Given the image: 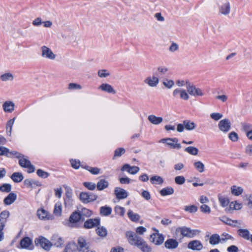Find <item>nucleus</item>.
Masks as SVG:
<instances>
[{
    "instance_id": "1",
    "label": "nucleus",
    "mask_w": 252,
    "mask_h": 252,
    "mask_svg": "<svg viewBox=\"0 0 252 252\" xmlns=\"http://www.w3.org/2000/svg\"><path fill=\"white\" fill-rule=\"evenodd\" d=\"M126 236L131 245L136 246L142 252H152L151 247L137 234L131 231H128L126 232Z\"/></svg>"
},
{
    "instance_id": "2",
    "label": "nucleus",
    "mask_w": 252,
    "mask_h": 252,
    "mask_svg": "<svg viewBox=\"0 0 252 252\" xmlns=\"http://www.w3.org/2000/svg\"><path fill=\"white\" fill-rule=\"evenodd\" d=\"M200 231L197 229H191L190 228L183 226L179 227L175 230V235L177 237L182 236V237L193 238L199 234Z\"/></svg>"
},
{
    "instance_id": "3",
    "label": "nucleus",
    "mask_w": 252,
    "mask_h": 252,
    "mask_svg": "<svg viewBox=\"0 0 252 252\" xmlns=\"http://www.w3.org/2000/svg\"><path fill=\"white\" fill-rule=\"evenodd\" d=\"M178 142L177 138H162L159 141V143L165 144L170 148L178 150L182 148L181 145Z\"/></svg>"
},
{
    "instance_id": "4",
    "label": "nucleus",
    "mask_w": 252,
    "mask_h": 252,
    "mask_svg": "<svg viewBox=\"0 0 252 252\" xmlns=\"http://www.w3.org/2000/svg\"><path fill=\"white\" fill-rule=\"evenodd\" d=\"M186 88L189 94L194 97L201 96L204 95L203 93L200 89L196 88L189 81L186 82Z\"/></svg>"
},
{
    "instance_id": "5",
    "label": "nucleus",
    "mask_w": 252,
    "mask_h": 252,
    "mask_svg": "<svg viewBox=\"0 0 252 252\" xmlns=\"http://www.w3.org/2000/svg\"><path fill=\"white\" fill-rule=\"evenodd\" d=\"M34 242L36 245L39 246L46 251L50 250L53 245L50 241L43 236H40L38 238H36Z\"/></svg>"
},
{
    "instance_id": "6",
    "label": "nucleus",
    "mask_w": 252,
    "mask_h": 252,
    "mask_svg": "<svg viewBox=\"0 0 252 252\" xmlns=\"http://www.w3.org/2000/svg\"><path fill=\"white\" fill-rule=\"evenodd\" d=\"M97 198V196L92 192H82L80 194V199L84 203L93 202Z\"/></svg>"
},
{
    "instance_id": "7",
    "label": "nucleus",
    "mask_w": 252,
    "mask_h": 252,
    "mask_svg": "<svg viewBox=\"0 0 252 252\" xmlns=\"http://www.w3.org/2000/svg\"><path fill=\"white\" fill-rule=\"evenodd\" d=\"M41 57L43 58L54 60L56 55L53 52L52 50L46 46H42L41 47Z\"/></svg>"
},
{
    "instance_id": "8",
    "label": "nucleus",
    "mask_w": 252,
    "mask_h": 252,
    "mask_svg": "<svg viewBox=\"0 0 252 252\" xmlns=\"http://www.w3.org/2000/svg\"><path fill=\"white\" fill-rule=\"evenodd\" d=\"M164 236L159 233H154L150 235L151 241L156 245H161L164 240Z\"/></svg>"
},
{
    "instance_id": "9",
    "label": "nucleus",
    "mask_w": 252,
    "mask_h": 252,
    "mask_svg": "<svg viewBox=\"0 0 252 252\" xmlns=\"http://www.w3.org/2000/svg\"><path fill=\"white\" fill-rule=\"evenodd\" d=\"M155 73L152 77L149 76L144 80V83L151 87H157L159 83V77Z\"/></svg>"
},
{
    "instance_id": "10",
    "label": "nucleus",
    "mask_w": 252,
    "mask_h": 252,
    "mask_svg": "<svg viewBox=\"0 0 252 252\" xmlns=\"http://www.w3.org/2000/svg\"><path fill=\"white\" fill-rule=\"evenodd\" d=\"M77 250L80 252H87V250L90 248V245L86 240L82 237L78 239Z\"/></svg>"
},
{
    "instance_id": "11",
    "label": "nucleus",
    "mask_w": 252,
    "mask_h": 252,
    "mask_svg": "<svg viewBox=\"0 0 252 252\" xmlns=\"http://www.w3.org/2000/svg\"><path fill=\"white\" fill-rule=\"evenodd\" d=\"M242 206L241 203H239L237 201H232L229 203L228 207L225 208V211L227 213H232L234 210H240Z\"/></svg>"
},
{
    "instance_id": "12",
    "label": "nucleus",
    "mask_w": 252,
    "mask_h": 252,
    "mask_svg": "<svg viewBox=\"0 0 252 252\" xmlns=\"http://www.w3.org/2000/svg\"><path fill=\"white\" fill-rule=\"evenodd\" d=\"M206 241L209 240V243L212 245H215L219 243L220 238L219 234H214L210 236V233L207 232L205 236Z\"/></svg>"
},
{
    "instance_id": "13",
    "label": "nucleus",
    "mask_w": 252,
    "mask_h": 252,
    "mask_svg": "<svg viewBox=\"0 0 252 252\" xmlns=\"http://www.w3.org/2000/svg\"><path fill=\"white\" fill-rule=\"evenodd\" d=\"M20 245L22 249L30 250H32L33 249L32 240L28 237L23 238L21 240Z\"/></svg>"
},
{
    "instance_id": "14",
    "label": "nucleus",
    "mask_w": 252,
    "mask_h": 252,
    "mask_svg": "<svg viewBox=\"0 0 252 252\" xmlns=\"http://www.w3.org/2000/svg\"><path fill=\"white\" fill-rule=\"evenodd\" d=\"M114 194L119 200L124 199L128 196V192L125 189L116 187L114 189Z\"/></svg>"
},
{
    "instance_id": "15",
    "label": "nucleus",
    "mask_w": 252,
    "mask_h": 252,
    "mask_svg": "<svg viewBox=\"0 0 252 252\" xmlns=\"http://www.w3.org/2000/svg\"><path fill=\"white\" fill-rule=\"evenodd\" d=\"M100 223V219L98 218L90 219L87 220L84 224L85 228L90 229L98 226Z\"/></svg>"
},
{
    "instance_id": "16",
    "label": "nucleus",
    "mask_w": 252,
    "mask_h": 252,
    "mask_svg": "<svg viewBox=\"0 0 252 252\" xmlns=\"http://www.w3.org/2000/svg\"><path fill=\"white\" fill-rule=\"evenodd\" d=\"M10 155L15 156V157L17 158H20L21 157L20 153L15 151L10 152L8 148L2 146H0V156H6L7 157H10Z\"/></svg>"
},
{
    "instance_id": "17",
    "label": "nucleus",
    "mask_w": 252,
    "mask_h": 252,
    "mask_svg": "<svg viewBox=\"0 0 252 252\" xmlns=\"http://www.w3.org/2000/svg\"><path fill=\"white\" fill-rule=\"evenodd\" d=\"M140 168L138 166H131L128 164H126L123 165L121 168L122 171H126L129 174L134 175L139 172Z\"/></svg>"
},
{
    "instance_id": "18",
    "label": "nucleus",
    "mask_w": 252,
    "mask_h": 252,
    "mask_svg": "<svg viewBox=\"0 0 252 252\" xmlns=\"http://www.w3.org/2000/svg\"><path fill=\"white\" fill-rule=\"evenodd\" d=\"M188 247L194 251H200L202 249L203 246L199 241L193 240L189 243Z\"/></svg>"
},
{
    "instance_id": "19",
    "label": "nucleus",
    "mask_w": 252,
    "mask_h": 252,
    "mask_svg": "<svg viewBox=\"0 0 252 252\" xmlns=\"http://www.w3.org/2000/svg\"><path fill=\"white\" fill-rule=\"evenodd\" d=\"M82 218L80 214L78 212H73L70 216L69 221L68 222V225L72 227V223H76L78 222Z\"/></svg>"
},
{
    "instance_id": "20",
    "label": "nucleus",
    "mask_w": 252,
    "mask_h": 252,
    "mask_svg": "<svg viewBox=\"0 0 252 252\" xmlns=\"http://www.w3.org/2000/svg\"><path fill=\"white\" fill-rule=\"evenodd\" d=\"M17 199V194L14 192H10L3 199V203L5 205H10L15 202Z\"/></svg>"
},
{
    "instance_id": "21",
    "label": "nucleus",
    "mask_w": 252,
    "mask_h": 252,
    "mask_svg": "<svg viewBox=\"0 0 252 252\" xmlns=\"http://www.w3.org/2000/svg\"><path fill=\"white\" fill-rule=\"evenodd\" d=\"M178 242L174 239H168L164 243V246L168 249H174L178 247Z\"/></svg>"
},
{
    "instance_id": "22",
    "label": "nucleus",
    "mask_w": 252,
    "mask_h": 252,
    "mask_svg": "<svg viewBox=\"0 0 252 252\" xmlns=\"http://www.w3.org/2000/svg\"><path fill=\"white\" fill-rule=\"evenodd\" d=\"M51 241L52 244L57 247H62L64 242L63 238L57 234L53 235Z\"/></svg>"
},
{
    "instance_id": "23",
    "label": "nucleus",
    "mask_w": 252,
    "mask_h": 252,
    "mask_svg": "<svg viewBox=\"0 0 252 252\" xmlns=\"http://www.w3.org/2000/svg\"><path fill=\"white\" fill-rule=\"evenodd\" d=\"M14 103L11 101L4 102L2 104V107L4 112L7 113H11L14 110Z\"/></svg>"
},
{
    "instance_id": "24",
    "label": "nucleus",
    "mask_w": 252,
    "mask_h": 252,
    "mask_svg": "<svg viewBox=\"0 0 252 252\" xmlns=\"http://www.w3.org/2000/svg\"><path fill=\"white\" fill-rule=\"evenodd\" d=\"M98 89L108 93L115 94L116 91L113 89L112 86L107 83H103L99 87Z\"/></svg>"
},
{
    "instance_id": "25",
    "label": "nucleus",
    "mask_w": 252,
    "mask_h": 252,
    "mask_svg": "<svg viewBox=\"0 0 252 252\" xmlns=\"http://www.w3.org/2000/svg\"><path fill=\"white\" fill-rule=\"evenodd\" d=\"M231 128V123L228 119L221 120V131L224 132L229 131Z\"/></svg>"
},
{
    "instance_id": "26",
    "label": "nucleus",
    "mask_w": 252,
    "mask_h": 252,
    "mask_svg": "<svg viewBox=\"0 0 252 252\" xmlns=\"http://www.w3.org/2000/svg\"><path fill=\"white\" fill-rule=\"evenodd\" d=\"M148 121L152 124L158 125L163 122V118L154 115H150L148 117Z\"/></svg>"
},
{
    "instance_id": "27",
    "label": "nucleus",
    "mask_w": 252,
    "mask_h": 252,
    "mask_svg": "<svg viewBox=\"0 0 252 252\" xmlns=\"http://www.w3.org/2000/svg\"><path fill=\"white\" fill-rule=\"evenodd\" d=\"M99 210L100 215L104 217L109 216L112 212V208L107 205L101 207Z\"/></svg>"
},
{
    "instance_id": "28",
    "label": "nucleus",
    "mask_w": 252,
    "mask_h": 252,
    "mask_svg": "<svg viewBox=\"0 0 252 252\" xmlns=\"http://www.w3.org/2000/svg\"><path fill=\"white\" fill-rule=\"evenodd\" d=\"M37 215L40 220H49L50 219L48 212L43 208L38 209Z\"/></svg>"
},
{
    "instance_id": "29",
    "label": "nucleus",
    "mask_w": 252,
    "mask_h": 252,
    "mask_svg": "<svg viewBox=\"0 0 252 252\" xmlns=\"http://www.w3.org/2000/svg\"><path fill=\"white\" fill-rule=\"evenodd\" d=\"M109 183L105 179H100L97 183L96 188L98 190H102L108 188Z\"/></svg>"
},
{
    "instance_id": "30",
    "label": "nucleus",
    "mask_w": 252,
    "mask_h": 252,
    "mask_svg": "<svg viewBox=\"0 0 252 252\" xmlns=\"http://www.w3.org/2000/svg\"><path fill=\"white\" fill-rule=\"evenodd\" d=\"M168 71V68L167 67L165 66H159L157 68V70L153 72L157 74L156 75L159 77L164 75Z\"/></svg>"
},
{
    "instance_id": "31",
    "label": "nucleus",
    "mask_w": 252,
    "mask_h": 252,
    "mask_svg": "<svg viewBox=\"0 0 252 252\" xmlns=\"http://www.w3.org/2000/svg\"><path fill=\"white\" fill-rule=\"evenodd\" d=\"M11 179L15 183H20L24 179V176L21 172H14L11 177Z\"/></svg>"
},
{
    "instance_id": "32",
    "label": "nucleus",
    "mask_w": 252,
    "mask_h": 252,
    "mask_svg": "<svg viewBox=\"0 0 252 252\" xmlns=\"http://www.w3.org/2000/svg\"><path fill=\"white\" fill-rule=\"evenodd\" d=\"M238 234L244 239L249 240L251 238L249 231L246 229H239L238 230Z\"/></svg>"
},
{
    "instance_id": "33",
    "label": "nucleus",
    "mask_w": 252,
    "mask_h": 252,
    "mask_svg": "<svg viewBox=\"0 0 252 252\" xmlns=\"http://www.w3.org/2000/svg\"><path fill=\"white\" fill-rule=\"evenodd\" d=\"M77 246L74 242L69 243L65 247L63 252H75Z\"/></svg>"
},
{
    "instance_id": "34",
    "label": "nucleus",
    "mask_w": 252,
    "mask_h": 252,
    "mask_svg": "<svg viewBox=\"0 0 252 252\" xmlns=\"http://www.w3.org/2000/svg\"><path fill=\"white\" fill-rule=\"evenodd\" d=\"M127 216L129 219L133 222L138 221L140 218V216L139 214L133 213L131 210H128Z\"/></svg>"
},
{
    "instance_id": "35",
    "label": "nucleus",
    "mask_w": 252,
    "mask_h": 252,
    "mask_svg": "<svg viewBox=\"0 0 252 252\" xmlns=\"http://www.w3.org/2000/svg\"><path fill=\"white\" fill-rule=\"evenodd\" d=\"M174 192V190L173 188L171 187H167L163 188L160 191V194L161 196H166L173 194Z\"/></svg>"
},
{
    "instance_id": "36",
    "label": "nucleus",
    "mask_w": 252,
    "mask_h": 252,
    "mask_svg": "<svg viewBox=\"0 0 252 252\" xmlns=\"http://www.w3.org/2000/svg\"><path fill=\"white\" fill-rule=\"evenodd\" d=\"M62 213V203L60 202H58L55 204L54 214L56 216H60Z\"/></svg>"
},
{
    "instance_id": "37",
    "label": "nucleus",
    "mask_w": 252,
    "mask_h": 252,
    "mask_svg": "<svg viewBox=\"0 0 252 252\" xmlns=\"http://www.w3.org/2000/svg\"><path fill=\"white\" fill-rule=\"evenodd\" d=\"M231 191L233 195L239 196L243 193V189L241 187H237L234 185L231 187Z\"/></svg>"
},
{
    "instance_id": "38",
    "label": "nucleus",
    "mask_w": 252,
    "mask_h": 252,
    "mask_svg": "<svg viewBox=\"0 0 252 252\" xmlns=\"http://www.w3.org/2000/svg\"><path fill=\"white\" fill-rule=\"evenodd\" d=\"M150 182L152 184L161 185L163 183L164 181L161 177L155 175L150 178Z\"/></svg>"
},
{
    "instance_id": "39",
    "label": "nucleus",
    "mask_w": 252,
    "mask_h": 252,
    "mask_svg": "<svg viewBox=\"0 0 252 252\" xmlns=\"http://www.w3.org/2000/svg\"><path fill=\"white\" fill-rule=\"evenodd\" d=\"M20 158L19 160V163L20 165L22 167L26 168L27 166L29 165L31 163L30 161L26 158H24V156L20 154Z\"/></svg>"
},
{
    "instance_id": "40",
    "label": "nucleus",
    "mask_w": 252,
    "mask_h": 252,
    "mask_svg": "<svg viewBox=\"0 0 252 252\" xmlns=\"http://www.w3.org/2000/svg\"><path fill=\"white\" fill-rule=\"evenodd\" d=\"M184 151L193 156H196L198 153V149L193 146H189L186 148Z\"/></svg>"
},
{
    "instance_id": "41",
    "label": "nucleus",
    "mask_w": 252,
    "mask_h": 252,
    "mask_svg": "<svg viewBox=\"0 0 252 252\" xmlns=\"http://www.w3.org/2000/svg\"><path fill=\"white\" fill-rule=\"evenodd\" d=\"M185 128L188 130H192L195 127V124L193 122H191L189 120H185L183 122Z\"/></svg>"
},
{
    "instance_id": "42",
    "label": "nucleus",
    "mask_w": 252,
    "mask_h": 252,
    "mask_svg": "<svg viewBox=\"0 0 252 252\" xmlns=\"http://www.w3.org/2000/svg\"><path fill=\"white\" fill-rule=\"evenodd\" d=\"M10 216V212L7 210H4L0 213V220L4 222L6 224L7 220Z\"/></svg>"
},
{
    "instance_id": "43",
    "label": "nucleus",
    "mask_w": 252,
    "mask_h": 252,
    "mask_svg": "<svg viewBox=\"0 0 252 252\" xmlns=\"http://www.w3.org/2000/svg\"><path fill=\"white\" fill-rule=\"evenodd\" d=\"M162 82L164 86L168 89H171L175 85V83L173 80L168 79L167 78L163 79Z\"/></svg>"
},
{
    "instance_id": "44",
    "label": "nucleus",
    "mask_w": 252,
    "mask_h": 252,
    "mask_svg": "<svg viewBox=\"0 0 252 252\" xmlns=\"http://www.w3.org/2000/svg\"><path fill=\"white\" fill-rule=\"evenodd\" d=\"M195 168L200 173H202L204 171L205 166L204 164L200 161H196L193 163Z\"/></svg>"
},
{
    "instance_id": "45",
    "label": "nucleus",
    "mask_w": 252,
    "mask_h": 252,
    "mask_svg": "<svg viewBox=\"0 0 252 252\" xmlns=\"http://www.w3.org/2000/svg\"><path fill=\"white\" fill-rule=\"evenodd\" d=\"M97 234L100 237H104L107 234V231L105 227L98 226L96 229Z\"/></svg>"
},
{
    "instance_id": "46",
    "label": "nucleus",
    "mask_w": 252,
    "mask_h": 252,
    "mask_svg": "<svg viewBox=\"0 0 252 252\" xmlns=\"http://www.w3.org/2000/svg\"><path fill=\"white\" fill-rule=\"evenodd\" d=\"M13 78V75L11 73H6L0 76V79L2 81H12Z\"/></svg>"
},
{
    "instance_id": "47",
    "label": "nucleus",
    "mask_w": 252,
    "mask_h": 252,
    "mask_svg": "<svg viewBox=\"0 0 252 252\" xmlns=\"http://www.w3.org/2000/svg\"><path fill=\"white\" fill-rule=\"evenodd\" d=\"M79 213L81 217H90L92 215V211L90 210L87 209L86 208H83L80 211Z\"/></svg>"
},
{
    "instance_id": "48",
    "label": "nucleus",
    "mask_w": 252,
    "mask_h": 252,
    "mask_svg": "<svg viewBox=\"0 0 252 252\" xmlns=\"http://www.w3.org/2000/svg\"><path fill=\"white\" fill-rule=\"evenodd\" d=\"M234 238L230 235L224 233L221 234V243L227 242L228 241H234Z\"/></svg>"
},
{
    "instance_id": "49",
    "label": "nucleus",
    "mask_w": 252,
    "mask_h": 252,
    "mask_svg": "<svg viewBox=\"0 0 252 252\" xmlns=\"http://www.w3.org/2000/svg\"><path fill=\"white\" fill-rule=\"evenodd\" d=\"M12 189V186L10 184L5 183L0 186V191L4 192H10Z\"/></svg>"
},
{
    "instance_id": "50",
    "label": "nucleus",
    "mask_w": 252,
    "mask_h": 252,
    "mask_svg": "<svg viewBox=\"0 0 252 252\" xmlns=\"http://www.w3.org/2000/svg\"><path fill=\"white\" fill-rule=\"evenodd\" d=\"M221 222L229 225H233V223H237V220H232L225 216H223L221 217Z\"/></svg>"
},
{
    "instance_id": "51",
    "label": "nucleus",
    "mask_w": 252,
    "mask_h": 252,
    "mask_svg": "<svg viewBox=\"0 0 252 252\" xmlns=\"http://www.w3.org/2000/svg\"><path fill=\"white\" fill-rule=\"evenodd\" d=\"M114 211L116 214H118L121 216H124L126 212L125 208L118 205L115 207Z\"/></svg>"
},
{
    "instance_id": "52",
    "label": "nucleus",
    "mask_w": 252,
    "mask_h": 252,
    "mask_svg": "<svg viewBox=\"0 0 252 252\" xmlns=\"http://www.w3.org/2000/svg\"><path fill=\"white\" fill-rule=\"evenodd\" d=\"M198 210V208L197 206L194 205H190V206H186L184 208V210L186 212H189L190 213H193L197 212Z\"/></svg>"
},
{
    "instance_id": "53",
    "label": "nucleus",
    "mask_w": 252,
    "mask_h": 252,
    "mask_svg": "<svg viewBox=\"0 0 252 252\" xmlns=\"http://www.w3.org/2000/svg\"><path fill=\"white\" fill-rule=\"evenodd\" d=\"M15 118H13L9 120L6 124L7 132L10 135L11 134L12 126L14 124Z\"/></svg>"
},
{
    "instance_id": "54",
    "label": "nucleus",
    "mask_w": 252,
    "mask_h": 252,
    "mask_svg": "<svg viewBox=\"0 0 252 252\" xmlns=\"http://www.w3.org/2000/svg\"><path fill=\"white\" fill-rule=\"evenodd\" d=\"M126 152V150L123 148H119L116 149L114 152V156L113 159H115L116 157H120Z\"/></svg>"
},
{
    "instance_id": "55",
    "label": "nucleus",
    "mask_w": 252,
    "mask_h": 252,
    "mask_svg": "<svg viewBox=\"0 0 252 252\" xmlns=\"http://www.w3.org/2000/svg\"><path fill=\"white\" fill-rule=\"evenodd\" d=\"M36 174L39 177L43 179L48 178L50 175L48 172H45L42 169H38L36 171Z\"/></svg>"
},
{
    "instance_id": "56",
    "label": "nucleus",
    "mask_w": 252,
    "mask_h": 252,
    "mask_svg": "<svg viewBox=\"0 0 252 252\" xmlns=\"http://www.w3.org/2000/svg\"><path fill=\"white\" fill-rule=\"evenodd\" d=\"M229 139L232 142H237L239 139L238 134L235 131H232L228 134Z\"/></svg>"
},
{
    "instance_id": "57",
    "label": "nucleus",
    "mask_w": 252,
    "mask_h": 252,
    "mask_svg": "<svg viewBox=\"0 0 252 252\" xmlns=\"http://www.w3.org/2000/svg\"><path fill=\"white\" fill-rule=\"evenodd\" d=\"M185 178L183 176H178L175 178V182L177 185H183L185 183Z\"/></svg>"
},
{
    "instance_id": "58",
    "label": "nucleus",
    "mask_w": 252,
    "mask_h": 252,
    "mask_svg": "<svg viewBox=\"0 0 252 252\" xmlns=\"http://www.w3.org/2000/svg\"><path fill=\"white\" fill-rule=\"evenodd\" d=\"M83 185L90 190H94L96 187V185L92 182H84Z\"/></svg>"
},
{
    "instance_id": "59",
    "label": "nucleus",
    "mask_w": 252,
    "mask_h": 252,
    "mask_svg": "<svg viewBox=\"0 0 252 252\" xmlns=\"http://www.w3.org/2000/svg\"><path fill=\"white\" fill-rule=\"evenodd\" d=\"M68 89L69 90H80L82 89V86L76 83H71L69 84Z\"/></svg>"
},
{
    "instance_id": "60",
    "label": "nucleus",
    "mask_w": 252,
    "mask_h": 252,
    "mask_svg": "<svg viewBox=\"0 0 252 252\" xmlns=\"http://www.w3.org/2000/svg\"><path fill=\"white\" fill-rule=\"evenodd\" d=\"M24 184L27 188H32L33 185L35 184V182L32 179H26L24 182Z\"/></svg>"
},
{
    "instance_id": "61",
    "label": "nucleus",
    "mask_w": 252,
    "mask_h": 252,
    "mask_svg": "<svg viewBox=\"0 0 252 252\" xmlns=\"http://www.w3.org/2000/svg\"><path fill=\"white\" fill-rule=\"evenodd\" d=\"M70 163L71 164V166L74 169H78L80 166V162L79 160H77L76 159H71Z\"/></svg>"
},
{
    "instance_id": "62",
    "label": "nucleus",
    "mask_w": 252,
    "mask_h": 252,
    "mask_svg": "<svg viewBox=\"0 0 252 252\" xmlns=\"http://www.w3.org/2000/svg\"><path fill=\"white\" fill-rule=\"evenodd\" d=\"M65 207H70L73 205V199L72 198H64Z\"/></svg>"
},
{
    "instance_id": "63",
    "label": "nucleus",
    "mask_w": 252,
    "mask_h": 252,
    "mask_svg": "<svg viewBox=\"0 0 252 252\" xmlns=\"http://www.w3.org/2000/svg\"><path fill=\"white\" fill-rule=\"evenodd\" d=\"M98 75L101 78L106 77L110 75V73L106 70H99L98 71Z\"/></svg>"
},
{
    "instance_id": "64",
    "label": "nucleus",
    "mask_w": 252,
    "mask_h": 252,
    "mask_svg": "<svg viewBox=\"0 0 252 252\" xmlns=\"http://www.w3.org/2000/svg\"><path fill=\"white\" fill-rule=\"evenodd\" d=\"M180 97L181 99L187 100L189 99V95L185 90L182 89Z\"/></svg>"
}]
</instances>
